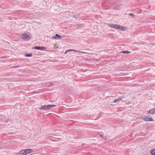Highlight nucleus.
<instances>
[{
    "label": "nucleus",
    "mask_w": 155,
    "mask_h": 155,
    "mask_svg": "<svg viewBox=\"0 0 155 155\" xmlns=\"http://www.w3.org/2000/svg\"><path fill=\"white\" fill-rule=\"evenodd\" d=\"M19 67L20 66H14L13 67H12V68H16Z\"/></svg>",
    "instance_id": "dca6fc26"
},
{
    "label": "nucleus",
    "mask_w": 155,
    "mask_h": 155,
    "mask_svg": "<svg viewBox=\"0 0 155 155\" xmlns=\"http://www.w3.org/2000/svg\"><path fill=\"white\" fill-rule=\"evenodd\" d=\"M52 8L54 9V10L59 11H60V7L58 6H54L52 7Z\"/></svg>",
    "instance_id": "1a4fd4ad"
},
{
    "label": "nucleus",
    "mask_w": 155,
    "mask_h": 155,
    "mask_svg": "<svg viewBox=\"0 0 155 155\" xmlns=\"http://www.w3.org/2000/svg\"><path fill=\"white\" fill-rule=\"evenodd\" d=\"M74 51L73 50H71V49L67 50V51Z\"/></svg>",
    "instance_id": "6ab92c4d"
},
{
    "label": "nucleus",
    "mask_w": 155,
    "mask_h": 155,
    "mask_svg": "<svg viewBox=\"0 0 155 155\" xmlns=\"http://www.w3.org/2000/svg\"><path fill=\"white\" fill-rule=\"evenodd\" d=\"M122 100L121 98H120L118 99H115L114 101V103H116L118 102L119 101Z\"/></svg>",
    "instance_id": "f8f14e48"
},
{
    "label": "nucleus",
    "mask_w": 155,
    "mask_h": 155,
    "mask_svg": "<svg viewBox=\"0 0 155 155\" xmlns=\"http://www.w3.org/2000/svg\"><path fill=\"white\" fill-rule=\"evenodd\" d=\"M25 152L26 153V154H28L30 153H31L33 151V150L32 149H27L25 150Z\"/></svg>",
    "instance_id": "6e6552de"
},
{
    "label": "nucleus",
    "mask_w": 155,
    "mask_h": 155,
    "mask_svg": "<svg viewBox=\"0 0 155 155\" xmlns=\"http://www.w3.org/2000/svg\"><path fill=\"white\" fill-rule=\"evenodd\" d=\"M129 15L130 16H132L133 17V16L134 15L132 13H131L129 14Z\"/></svg>",
    "instance_id": "f3484780"
},
{
    "label": "nucleus",
    "mask_w": 155,
    "mask_h": 155,
    "mask_svg": "<svg viewBox=\"0 0 155 155\" xmlns=\"http://www.w3.org/2000/svg\"><path fill=\"white\" fill-rule=\"evenodd\" d=\"M100 136L103 139L105 140H107V139L106 137L104 136L103 134H100Z\"/></svg>",
    "instance_id": "ddd939ff"
},
{
    "label": "nucleus",
    "mask_w": 155,
    "mask_h": 155,
    "mask_svg": "<svg viewBox=\"0 0 155 155\" xmlns=\"http://www.w3.org/2000/svg\"><path fill=\"white\" fill-rule=\"evenodd\" d=\"M19 153L20 154H22V155H23V154H24V155H26V153L25 152V150H21V151H20L19 152Z\"/></svg>",
    "instance_id": "9d476101"
},
{
    "label": "nucleus",
    "mask_w": 155,
    "mask_h": 155,
    "mask_svg": "<svg viewBox=\"0 0 155 155\" xmlns=\"http://www.w3.org/2000/svg\"><path fill=\"white\" fill-rule=\"evenodd\" d=\"M78 15H75L74 16V17L75 18H76L77 17H78Z\"/></svg>",
    "instance_id": "a211bd4d"
},
{
    "label": "nucleus",
    "mask_w": 155,
    "mask_h": 155,
    "mask_svg": "<svg viewBox=\"0 0 155 155\" xmlns=\"http://www.w3.org/2000/svg\"><path fill=\"white\" fill-rule=\"evenodd\" d=\"M151 154L152 155H155V149H152L150 151Z\"/></svg>",
    "instance_id": "9b49d317"
},
{
    "label": "nucleus",
    "mask_w": 155,
    "mask_h": 155,
    "mask_svg": "<svg viewBox=\"0 0 155 155\" xmlns=\"http://www.w3.org/2000/svg\"><path fill=\"white\" fill-rule=\"evenodd\" d=\"M142 119L146 121H153V119L150 117L143 116L141 117Z\"/></svg>",
    "instance_id": "7ed1b4c3"
},
{
    "label": "nucleus",
    "mask_w": 155,
    "mask_h": 155,
    "mask_svg": "<svg viewBox=\"0 0 155 155\" xmlns=\"http://www.w3.org/2000/svg\"><path fill=\"white\" fill-rule=\"evenodd\" d=\"M65 35H64L63 36L59 35L58 34H56L55 35L52 37V38L56 39H61L62 38L65 37Z\"/></svg>",
    "instance_id": "20e7f679"
},
{
    "label": "nucleus",
    "mask_w": 155,
    "mask_h": 155,
    "mask_svg": "<svg viewBox=\"0 0 155 155\" xmlns=\"http://www.w3.org/2000/svg\"><path fill=\"white\" fill-rule=\"evenodd\" d=\"M34 48L38 50H45L46 49V48L45 47H38V46H35L34 47Z\"/></svg>",
    "instance_id": "39448f33"
},
{
    "label": "nucleus",
    "mask_w": 155,
    "mask_h": 155,
    "mask_svg": "<svg viewBox=\"0 0 155 155\" xmlns=\"http://www.w3.org/2000/svg\"><path fill=\"white\" fill-rule=\"evenodd\" d=\"M56 106V105H42L39 107V109L40 110H49V108L51 107H54Z\"/></svg>",
    "instance_id": "f03ea898"
},
{
    "label": "nucleus",
    "mask_w": 155,
    "mask_h": 155,
    "mask_svg": "<svg viewBox=\"0 0 155 155\" xmlns=\"http://www.w3.org/2000/svg\"><path fill=\"white\" fill-rule=\"evenodd\" d=\"M147 113L149 114H155V108L152 109L149 111L147 112Z\"/></svg>",
    "instance_id": "0eeeda50"
},
{
    "label": "nucleus",
    "mask_w": 155,
    "mask_h": 155,
    "mask_svg": "<svg viewBox=\"0 0 155 155\" xmlns=\"http://www.w3.org/2000/svg\"><path fill=\"white\" fill-rule=\"evenodd\" d=\"M78 52H81V53H85V52H84V51H78Z\"/></svg>",
    "instance_id": "aec40b11"
},
{
    "label": "nucleus",
    "mask_w": 155,
    "mask_h": 155,
    "mask_svg": "<svg viewBox=\"0 0 155 155\" xmlns=\"http://www.w3.org/2000/svg\"><path fill=\"white\" fill-rule=\"evenodd\" d=\"M108 25L110 27H112L115 29H118L120 30L124 31L125 30L124 27L122 26L119 25L110 24L109 25Z\"/></svg>",
    "instance_id": "f257e3e1"
},
{
    "label": "nucleus",
    "mask_w": 155,
    "mask_h": 155,
    "mask_svg": "<svg viewBox=\"0 0 155 155\" xmlns=\"http://www.w3.org/2000/svg\"><path fill=\"white\" fill-rule=\"evenodd\" d=\"M22 38L24 39H29L30 37L27 34H23L22 37Z\"/></svg>",
    "instance_id": "423d86ee"
},
{
    "label": "nucleus",
    "mask_w": 155,
    "mask_h": 155,
    "mask_svg": "<svg viewBox=\"0 0 155 155\" xmlns=\"http://www.w3.org/2000/svg\"><path fill=\"white\" fill-rule=\"evenodd\" d=\"M32 53H30L29 54H26L25 55V56H27V57H31L32 56Z\"/></svg>",
    "instance_id": "2eb2a0df"
},
{
    "label": "nucleus",
    "mask_w": 155,
    "mask_h": 155,
    "mask_svg": "<svg viewBox=\"0 0 155 155\" xmlns=\"http://www.w3.org/2000/svg\"><path fill=\"white\" fill-rule=\"evenodd\" d=\"M68 51H67V50H66L65 51V52L64 54H66L67 53V52H68Z\"/></svg>",
    "instance_id": "4be33fe9"
},
{
    "label": "nucleus",
    "mask_w": 155,
    "mask_h": 155,
    "mask_svg": "<svg viewBox=\"0 0 155 155\" xmlns=\"http://www.w3.org/2000/svg\"><path fill=\"white\" fill-rule=\"evenodd\" d=\"M73 51H75V52H78V51L77 50H73Z\"/></svg>",
    "instance_id": "412c9836"
},
{
    "label": "nucleus",
    "mask_w": 155,
    "mask_h": 155,
    "mask_svg": "<svg viewBox=\"0 0 155 155\" xmlns=\"http://www.w3.org/2000/svg\"><path fill=\"white\" fill-rule=\"evenodd\" d=\"M120 53H130V52L127 51H121Z\"/></svg>",
    "instance_id": "4468645a"
}]
</instances>
